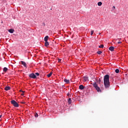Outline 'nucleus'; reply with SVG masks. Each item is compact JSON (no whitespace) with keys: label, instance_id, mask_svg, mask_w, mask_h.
Returning <instances> with one entry per match:
<instances>
[{"label":"nucleus","instance_id":"1","mask_svg":"<svg viewBox=\"0 0 128 128\" xmlns=\"http://www.w3.org/2000/svg\"><path fill=\"white\" fill-rule=\"evenodd\" d=\"M104 82L106 88H108L110 86V75L106 74L104 76Z\"/></svg>","mask_w":128,"mask_h":128},{"label":"nucleus","instance_id":"2","mask_svg":"<svg viewBox=\"0 0 128 128\" xmlns=\"http://www.w3.org/2000/svg\"><path fill=\"white\" fill-rule=\"evenodd\" d=\"M93 86H94V88H95L96 90H97L98 92H102V90H100V87L98 86V84H96V83L94 82L93 84Z\"/></svg>","mask_w":128,"mask_h":128},{"label":"nucleus","instance_id":"3","mask_svg":"<svg viewBox=\"0 0 128 128\" xmlns=\"http://www.w3.org/2000/svg\"><path fill=\"white\" fill-rule=\"evenodd\" d=\"M11 104L14 106L15 108H18V104L16 100H12L11 101Z\"/></svg>","mask_w":128,"mask_h":128},{"label":"nucleus","instance_id":"4","mask_svg":"<svg viewBox=\"0 0 128 128\" xmlns=\"http://www.w3.org/2000/svg\"><path fill=\"white\" fill-rule=\"evenodd\" d=\"M29 78H36V74H34L32 73V74H29Z\"/></svg>","mask_w":128,"mask_h":128},{"label":"nucleus","instance_id":"5","mask_svg":"<svg viewBox=\"0 0 128 128\" xmlns=\"http://www.w3.org/2000/svg\"><path fill=\"white\" fill-rule=\"evenodd\" d=\"M109 50H110L111 52H114V46H110L109 48Z\"/></svg>","mask_w":128,"mask_h":128},{"label":"nucleus","instance_id":"6","mask_svg":"<svg viewBox=\"0 0 128 128\" xmlns=\"http://www.w3.org/2000/svg\"><path fill=\"white\" fill-rule=\"evenodd\" d=\"M21 64H22L24 66V68H26V62H24V61H21Z\"/></svg>","mask_w":128,"mask_h":128},{"label":"nucleus","instance_id":"7","mask_svg":"<svg viewBox=\"0 0 128 128\" xmlns=\"http://www.w3.org/2000/svg\"><path fill=\"white\" fill-rule=\"evenodd\" d=\"M8 32H10V34H14V29H10Z\"/></svg>","mask_w":128,"mask_h":128},{"label":"nucleus","instance_id":"8","mask_svg":"<svg viewBox=\"0 0 128 128\" xmlns=\"http://www.w3.org/2000/svg\"><path fill=\"white\" fill-rule=\"evenodd\" d=\"M87 80H88V77L84 76V82H87Z\"/></svg>","mask_w":128,"mask_h":128},{"label":"nucleus","instance_id":"9","mask_svg":"<svg viewBox=\"0 0 128 128\" xmlns=\"http://www.w3.org/2000/svg\"><path fill=\"white\" fill-rule=\"evenodd\" d=\"M80 90H84V85L82 84L79 86Z\"/></svg>","mask_w":128,"mask_h":128},{"label":"nucleus","instance_id":"10","mask_svg":"<svg viewBox=\"0 0 128 128\" xmlns=\"http://www.w3.org/2000/svg\"><path fill=\"white\" fill-rule=\"evenodd\" d=\"M4 90H10V86H6Z\"/></svg>","mask_w":128,"mask_h":128},{"label":"nucleus","instance_id":"11","mask_svg":"<svg viewBox=\"0 0 128 128\" xmlns=\"http://www.w3.org/2000/svg\"><path fill=\"white\" fill-rule=\"evenodd\" d=\"M44 44H45V46L48 47V46H50V43H48V41H46V42H45Z\"/></svg>","mask_w":128,"mask_h":128},{"label":"nucleus","instance_id":"12","mask_svg":"<svg viewBox=\"0 0 128 128\" xmlns=\"http://www.w3.org/2000/svg\"><path fill=\"white\" fill-rule=\"evenodd\" d=\"M48 36H46L44 38V42H48Z\"/></svg>","mask_w":128,"mask_h":128},{"label":"nucleus","instance_id":"13","mask_svg":"<svg viewBox=\"0 0 128 128\" xmlns=\"http://www.w3.org/2000/svg\"><path fill=\"white\" fill-rule=\"evenodd\" d=\"M64 82H66V84H68L70 82V80L64 78Z\"/></svg>","mask_w":128,"mask_h":128},{"label":"nucleus","instance_id":"14","mask_svg":"<svg viewBox=\"0 0 128 128\" xmlns=\"http://www.w3.org/2000/svg\"><path fill=\"white\" fill-rule=\"evenodd\" d=\"M52 74V72H50L47 75L48 78H50Z\"/></svg>","mask_w":128,"mask_h":128},{"label":"nucleus","instance_id":"15","mask_svg":"<svg viewBox=\"0 0 128 128\" xmlns=\"http://www.w3.org/2000/svg\"><path fill=\"white\" fill-rule=\"evenodd\" d=\"M68 104H72V99L70 98H69L68 99Z\"/></svg>","mask_w":128,"mask_h":128},{"label":"nucleus","instance_id":"16","mask_svg":"<svg viewBox=\"0 0 128 128\" xmlns=\"http://www.w3.org/2000/svg\"><path fill=\"white\" fill-rule=\"evenodd\" d=\"M3 71L4 72H6L8 71V68H4L3 69Z\"/></svg>","mask_w":128,"mask_h":128},{"label":"nucleus","instance_id":"17","mask_svg":"<svg viewBox=\"0 0 128 128\" xmlns=\"http://www.w3.org/2000/svg\"><path fill=\"white\" fill-rule=\"evenodd\" d=\"M115 72H116V74H118V72H120V70L118 69H116L115 70Z\"/></svg>","mask_w":128,"mask_h":128},{"label":"nucleus","instance_id":"18","mask_svg":"<svg viewBox=\"0 0 128 128\" xmlns=\"http://www.w3.org/2000/svg\"><path fill=\"white\" fill-rule=\"evenodd\" d=\"M98 54H102V52L99 50L97 52Z\"/></svg>","mask_w":128,"mask_h":128},{"label":"nucleus","instance_id":"19","mask_svg":"<svg viewBox=\"0 0 128 128\" xmlns=\"http://www.w3.org/2000/svg\"><path fill=\"white\" fill-rule=\"evenodd\" d=\"M98 4L99 6H102V2H98Z\"/></svg>","mask_w":128,"mask_h":128},{"label":"nucleus","instance_id":"20","mask_svg":"<svg viewBox=\"0 0 128 128\" xmlns=\"http://www.w3.org/2000/svg\"><path fill=\"white\" fill-rule=\"evenodd\" d=\"M99 48H104V44H102L98 46Z\"/></svg>","mask_w":128,"mask_h":128},{"label":"nucleus","instance_id":"21","mask_svg":"<svg viewBox=\"0 0 128 128\" xmlns=\"http://www.w3.org/2000/svg\"><path fill=\"white\" fill-rule=\"evenodd\" d=\"M34 116L35 118H38V114L37 113H36Z\"/></svg>","mask_w":128,"mask_h":128},{"label":"nucleus","instance_id":"22","mask_svg":"<svg viewBox=\"0 0 128 128\" xmlns=\"http://www.w3.org/2000/svg\"><path fill=\"white\" fill-rule=\"evenodd\" d=\"M92 34H94V30H92L90 33L91 36H92Z\"/></svg>","mask_w":128,"mask_h":128},{"label":"nucleus","instance_id":"23","mask_svg":"<svg viewBox=\"0 0 128 128\" xmlns=\"http://www.w3.org/2000/svg\"><path fill=\"white\" fill-rule=\"evenodd\" d=\"M36 75L37 76H40V74L38 72H36Z\"/></svg>","mask_w":128,"mask_h":128},{"label":"nucleus","instance_id":"24","mask_svg":"<svg viewBox=\"0 0 128 128\" xmlns=\"http://www.w3.org/2000/svg\"><path fill=\"white\" fill-rule=\"evenodd\" d=\"M112 9H113V10H116V6H114L112 7Z\"/></svg>","mask_w":128,"mask_h":128},{"label":"nucleus","instance_id":"25","mask_svg":"<svg viewBox=\"0 0 128 128\" xmlns=\"http://www.w3.org/2000/svg\"><path fill=\"white\" fill-rule=\"evenodd\" d=\"M61 60H62L61 59H58V62H60Z\"/></svg>","mask_w":128,"mask_h":128},{"label":"nucleus","instance_id":"26","mask_svg":"<svg viewBox=\"0 0 128 128\" xmlns=\"http://www.w3.org/2000/svg\"><path fill=\"white\" fill-rule=\"evenodd\" d=\"M118 44H122V42L119 41L118 42Z\"/></svg>","mask_w":128,"mask_h":128},{"label":"nucleus","instance_id":"27","mask_svg":"<svg viewBox=\"0 0 128 128\" xmlns=\"http://www.w3.org/2000/svg\"><path fill=\"white\" fill-rule=\"evenodd\" d=\"M67 96H70V92H68V93L67 94Z\"/></svg>","mask_w":128,"mask_h":128},{"label":"nucleus","instance_id":"28","mask_svg":"<svg viewBox=\"0 0 128 128\" xmlns=\"http://www.w3.org/2000/svg\"><path fill=\"white\" fill-rule=\"evenodd\" d=\"M102 82V80H100V78H99V82Z\"/></svg>","mask_w":128,"mask_h":128},{"label":"nucleus","instance_id":"29","mask_svg":"<svg viewBox=\"0 0 128 128\" xmlns=\"http://www.w3.org/2000/svg\"><path fill=\"white\" fill-rule=\"evenodd\" d=\"M20 92H24L22 90H20Z\"/></svg>","mask_w":128,"mask_h":128},{"label":"nucleus","instance_id":"30","mask_svg":"<svg viewBox=\"0 0 128 128\" xmlns=\"http://www.w3.org/2000/svg\"><path fill=\"white\" fill-rule=\"evenodd\" d=\"M43 24L44 26H46V24L44 22H43Z\"/></svg>","mask_w":128,"mask_h":128},{"label":"nucleus","instance_id":"31","mask_svg":"<svg viewBox=\"0 0 128 128\" xmlns=\"http://www.w3.org/2000/svg\"><path fill=\"white\" fill-rule=\"evenodd\" d=\"M24 94H21V96H24Z\"/></svg>","mask_w":128,"mask_h":128},{"label":"nucleus","instance_id":"32","mask_svg":"<svg viewBox=\"0 0 128 128\" xmlns=\"http://www.w3.org/2000/svg\"><path fill=\"white\" fill-rule=\"evenodd\" d=\"M2 118V115H0V118Z\"/></svg>","mask_w":128,"mask_h":128}]
</instances>
